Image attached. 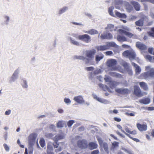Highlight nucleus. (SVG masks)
Segmentation results:
<instances>
[{"mask_svg": "<svg viewBox=\"0 0 154 154\" xmlns=\"http://www.w3.org/2000/svg\"><path fill=\"white\" fill-rule=\"evenodd\" d=\"M117 64V61L114 59H108L107 61V65L109 67L111 70H116L117 68L116 66Z\"/></svg>", "mask_w": 154, "mask_h": 154, "instance_id": "nucleus-1", "label": "nucleus"}, {"mask_svg": "<svg viewBox=\"0 0 154 154\" xmlns=\"http://www.w3.org/2000/svg\"><path fill=\"white\" fill-rule=\"evenodd\" d=\"M78 39L85 43L90 42L91 39V36L87 34L79 35L78 36Z\"/></svg>", "mask_w": 154, "mask_h": 154, "instance_id": "nucleus-2", "label": "nucleus"}, {"mask_svg": "<svg viewBox=\"0 0 154 154\" xmlns=\"http://www.w3.org/2000/svg\"><path fill=\"white\" fill-rule=\"evenodd\" d=\"M130 31V29L127 27L124 28L123 29H120L118 30V31L120 34H124L126 36L131 38L134 36V34L130 32H129Z\"/></svg>", "mask_w": 154, "mask_h": 154, "instance_id": "nucleus-3", "label": "nucleus"}, {"mask_svg": "<svg viewBox=\"0 0 154 154\" xmlns=\"http://www.w3.org/2000/svg\"><path fill=\"white\" fill-rule=\"evenodd\" d=\"M123 55L124 57L128 58L131 60L134 59L135 58L134 54L131 50L125 51L123 53Z\"/></svg>", "mask_w": 154, "mask_h": 154, "instance_id": "nucleus-4", "label": "nucleus"}, {"mask_svg": "<svg viewBox=\"0 0 154 154\" xmlns=\"http://www.w3.org/2000/svg\"><path fill=\"white\" fill-rule=\"evenodd\" d=\"M19 72L20 69L19 68L15 70L9 80L10 83L15 82L18 78Z\"/></svg>", "mask_w": 154, "mask_h": 154, "instance_id": "nucleus-5", "label": "nucleus"}, {"mask_svg": "<svg viewBox=\"0 0 154 154\" xmlns=\"http://www.w3.org/2000/svg\"><path fill=\"white\" fill-rule=\"evenodd\" d=\"M85 55L89 59L92 60L94 58V55L96 53V50L94 49L87 50L85 51Z\"/></svg>", "mask_w": 154, "mask_h": 154, "instance_id": "nucleus-6", "label": "nucleus"}, {"mask_svg": "<svg viewBox=\"0 0 154 154\" xmlns=\"http://www.w3.org/2000/svg\"><path fill=\"white\" fill-rule=\"evenodd\" d=\"M92 96L94 99L96 100L97 101L100 103L104 104H108L110 103L109 100L102 98H100L95 94H93Z\"/></svg>", "mask_w": 154, "mask_h": 154, "instance_id": "nucleus-7", "label": "nucleus"}, {"mask_svg": "<svg viewBox=\"0 0 154 154\" xmlns=\"http://www.w3.org/2000/svg\"><path fill=\"white\" fill-rule=\"evenodd\" d=\"M77 144L81 148L85 149L88 146V142L86 140L83 139L79 140L77 142Z\"/></svg>", "mask_w": 154, "mask_h": 154, "instance_id": "nucleus-8", "label": "nucleus"}, {"mask_svg": "<svg viewBox=\"0 0 154 154\" xmlns=\"http://www.w3.org/2000/svg\"><path fill=\"white\" fill-rule=\"evenodd\" d=\"M112 37V34L107 32H103L100 35V38L101 39H111Z\"/></svg>", "mask_w": 154, "mask_h": 154, "instance_id": "nucleus-9", "label": "nucleus"}, {"mask_svg": "<svg viewBox=\"0 0 154 154\" xmlns=\"http://www.w3.org/2000/svg\"><path fill=\"white\" fill-rule=\"evenodd\" d=\"M36 135L35 134L30 135L28 137L29 143L30 145L32 146L34 145L35 142Z\"/></svg>", "mask_w": 154, "mask_h": 154, "instance_id": "nucleus-10", "label": "nucleus"}, {"mask_svg": "<svg viewBox=\"0 0 154 154\" xmlns=\"http://www.w3.org/2000/svg\"><path fill=\"white\" fill-rule=\"evenodd\" d=\"M73 100L79 104H83L85 103V100L82 95L75 97L73 98Z\"/></svg>", "mask_w": 154, "mask_h": 154, "instance_id": "nucleus-11", "label": "nucleus"}, {"mask_svg": "<svg viewBox=\"0 0 154 154\" xmlns=\"http://www.w3.org/2000/svg\"><path fill=\"white\" fill-rule=\"evenodd\" d=\"M115 91L116 92L122 94H127L129 92V90L128 89L123 88H116Z\"/></svg>", "mask_w": 154, "mask_h": 154, "instance_id": "nucleus-12", "label": "nucleus"}, {"mask_svg": "<svg viewBox=\"0 0 154 154\" xmlns=\"http://www.w3.org/2000/svg\"><path fill=\"white\" fill-rule=\"evenodd\" d=\"M67 39L68 41L69 42L70 44L72 45L76 46H79L80 45V43L79 42L75 40L71 37L69 36H67Z\"/></svg>", "mask_w": 154, "mask_h": 154, "instance_id": "nucleus-13", "label": "nucleus"}, {"mask_svg": "<svg viewBox=\"0 0 154 154\" xmlns=\"http://www.w3.org/2000/svg\"><path fill=\"white\" fill-rule=\"evenodd\" d=\"M137 127L138 129L140 131H146L147 129V126L146 124H141L137 123Z\"/></svg>", "mask_w": 154, "mask_h": 154, "instance_id": "nucleus-14", "label": "nucleus"}, {"mask_svg": "<svg viewBox=\"0 0 154 154\" xmlns=\"http://www.w3.org/2000/svg\"><path fill=\"white\" fill-rule=\"evenodd\" d=\"M64 137V134L62 133L61 134H57L53 138V140L54 141H58L63 139Z\"/></svg>", "mask_w": 154, "mask_h": 154, "instance_id": "nucleus-15", "label": "nucleus"}, {"mask_svg": "<svg viewBox=\"0 0 154 154\" xmlns=\"http://www.w3.org/2000/svg\"><path fill=\"white\" fill-rule=\"evenodd\" d=\"M74 59H77L83 60L86 59L87 60L85 61V64H88L89 62V59L86 58L85 57L83 56L75 55L74 57Z\"/></svg>", "mask_w": 154, "mask_h": 154, "instance_id": "nucleus-16", "label": "nucleus"}, {"mask_svg": "<svg viewBox=\"0 0 154 154\" xmlns=\"http://www.w3.org/2000/svg\"><path fill=\"white\" fill-rule=\"evenodd\" d=\"M88 148L90 150H93L96 149L98 146V145L96 142H91L88 143Z\"/></svg>", "mask_w": 154, "mask_h": 154, "instance_id": "nucleus-17", "label": "nucleus"}, {"mask_svg": "<svg viewBox=\"0 0 154 154\" xmlns=\"http://www.w3.org/2000/svg\"><path fill=\"white\" fill-rule=\"evenodd\" d=\"M105 29L112 32L113 31L116 30L114 25L112 24H108L107 26L105 28Z\"/></svg>", "mask_w": 154, "mask_h": 154, "instance_id": "nucleus-18", "label": "nucleus"}, {"mask_svg": "<svg viewBox=\"0 0 154 154\" xmlns=\"http://www.w3.org/2000/svg\"><path fill=\"white\" fill-rule=\"evenodd\" d=\"M136 46L142 50H145L147 49V47L145 45L140 43H137L136 44Z\"/></svg>", "mask_w": 154, "mask_h": 154, "instance_id": "nucleus-19", "label": "nucleus"}, {"mask_svg": "<svg viewBox=\"0 0 154 154\" xmlns=\"http://www.w3.org/2000/svg\"><path fill=\"white\" fill-rule=\"evenodd\" d=\"M83 32L91 35H95L98 33V32L97 30L94 29H91L88 31L84 30Z\"/></svg>", "mask_w": 154, "mask_h": 154, "instance_id": "nucleus-20", "label": "nucleus"}, {"mask_svg": "<svg viewBox=\"0 0 154 154\" xmlns=\"http://www.w3.org/2000/svg\"><path fill=\"white\" fill-rule=\"evenodd\" d=\"M146 69L147 71H149V75L150 77H154V69L150 68L149 66L146 67Z\"/></svg>", "mask_w": 154, "mask_h": 154, "instance_id": "nucleus-21", "label": "nucleus"}, {"mask_svg": "<svg viewBox=\"0 0 154 154\" xmlns=\"http://www.w3.org/2000/svg\"><path fill=\"white\" fill-rule=\"evenodd\" d=\"M139 102L144 104H149L150 102V99L148 97L145 98L140 100Z\"/></svg>", "mask_w": 154, "mask_h": 154, "instance_id": "nucleus-22", "label": "nucleus"}, {"mask_svg": "<svg viewBox=\"0 0 154 154\" xmlns=\"http://www.w3.org/2000/svg\"><path fill=\"white\" fill-rule=\"evenodd\" d=\"M104 57V55L101 53H98L95 56V61L97 63L99 62Z\"/></svg>", "mask_w": 154, "mask_h": 154, "instance_id": "nucleus-23", "label": "nucleus"}, {"mask_svg": "<svg viewBox=\"0 0 154 154\" xmlns=\"http://www.w3.org/2000/svg\"><path fill=\"white\" fill-rule=\"evenodd\" d=\"M135 95L140 97L143 96V94L139 88L135 86Z\"/></svg>", "mask_w": 154, "mask_h": 154, "instance_id": "nucleus-24", "label": "nucleus"}, {"mask_svg": "<svg viewBox=\"0 0 154 154\" xmlns=\"http://www.w3.org/2000/svg\"><path fill=\"white\" fill-rule=\"evenodd\" d=\"M66 124L65 121L61 120L59 121L57 123L56 126L57 128H63Z\"/></svg>", "mask_w": 154, "mask_h": 154, "instance_id": "nucleus-25", "label": "nucleus"}, {"mask_svg": "<svg viewBox=\"0 0 154 154\" xmlns=\"http://www.w3.org/2000/svg\"><path fill=\"white\" fill-rule=\"evenodd\" d=\"M119 84V83L115 81H112L109 83V85L110 88L112 89H113L116 86H118Z\"/></svg>", "mask_w": 154, "mask_h": 154, "instance_id": "nucleus-26", "label": "nucleus"}, {"mask_svg": "<svg viewBox=\"0 0 154 154\" xmlns=\"http://www.w3.org/2000/svg\"><path fill=\"white\" fill-rule=\"evenodd\" d=\"M140 74V78L142 79H146L150 77L149 71Z\"/></svg>", "mask_w": 154, "mask_h": 154, "instance_id": "nucleus-27", "label": "nucleus"}, {"mask_svg": "<svg viewBox=\"0 0 154 154\" xmlns=\"http://www.w3.org/2000/svg\"><path fill=\"white\" fill-rule=\"evenodd\" d=\"M98 51H104L108 49L106 44V45L98 46L96 47Z\"/></svg>", "mask_w": 154, "mask_h": 154, "instance_id": "nucleus-28", "label": "nucleus"}, {"mask_svg": "<svg viewBox=\"0 0 154 154\" xmlns=\"http://www.w3.org/2000/svg\"><path fill=\"white\" fill-rule=\"evenodd\" d=\"M69 9L68 7L67 6H64L60 9L58 11V14L60 15L65 13Z\"/></svg>", "mask_w": 154, "mask_h": 154, "instance_id": "nucleus-29", "label": "nucleus"}, {"mask_svg": "<svg viewBox=\"0 0 154 154\" xmlns=\"http://www.w3.org/2000/svg\"><path fill=\"white\" fill-rule=\"evenodd\" d=\"M101 70L100 69H97L95 70L94 72H91L90 73V75L91 77H94L95 75L101 72Z\"/></svg>", "mask_w": 154, "mask_h": 154, "instance_id": "nucleus-30", "label": "nucleus"}, {"mask_svg": "<svg viewBox=\"0 0 154 154\" xmlns=\"http://www.w3.org/2000/svg\"><path fill=\"white\" fill-rule=\"evenodd\" d=\"M139 85L141 88L145 91H147L148 88L147 84L144 82H139Z\"/></svg>", "mask_w": 154, "mask_h": 154, "instance_id": "nucleus-31", "label": "nucleus"}, {"mask_svg": "<svg viewBox=\"0 0 154 154\" xmlns=\"http://www.w3.org/2000/svg\"><path fill=\"white\" fill-rule=\"evenodd\" d=\"M117 39L118 41L120 42H123L127 41V39L125 36L120 35H117Z\"/></svg>", "mask_w": 154, "mask_h": 154, "instance_id": "nucleus-32", "label": "nucleus"}, {"mask_svg": "<svg viewBox=\"0 0 154 154\" xmlns=\"http://www.w3.org/2000/svg\"><path fill=\"white\" fill-rule=\"evenodd\" d=\"M115 13L116 16L119 17L125 18L126 17V16L125 14H122L117 11H115Z\"/></svg>", "mask_w": 154, "mask_h": 154, "instance_id": "nucleus-33", "label": "nucleus"}, {"mask_svg": "<svg viewBox=\"0 0 154 154\" xmlns=\"http://www.w3.org/2000/svg\"><path fill=\"white\" fill-rule=\"evenodd\" d=\"M109 74L111 76L113 77H118L119 78L122 77L121 75L115 72H109Z\"/></svg>", "mask_w": 154, "mask_h": 154, "instance_id": "nucleus-34", "label": "nucleus"}, {"mask_svg": "<svg viewBox=\"0 0 154 154\" xmlns=\"http://www.w3.org/2000/svg\"><path fill=\"white\" fill-rule=\"evenodd\" d=\"M106 44L108 49L109 47H116L117 46V45L113 42H107L106 43Z\"/></svg>", "mask_w": 154, "mask_h": 154, "instance_id": "nucleus-35", "label": "nucleus"}, {"mask_svg": "<svg viewBox=\"0 0 154 154\" xmlns=\"http://www.w3.org/2000/svg\"><path fill=\"white\" fill-rule=\"evenodd\" d=\"M117 127L122 132L126 134L128 137L134 140L135 141V138L131 137L130 134H126L124 131L122 129V127L120 125H117Z\"/></svg>", "mask_w": 154, "mask_h": 154, "instance_id": "nucleus-36", "label": "nucleus"}, {"mask_svg": "<svg viewBox=\"0 0 154 154\" xmlns=\"http://www.w3.org/2000/svg\"><path fill=\"white\" fill-rule=\"evenodd\" d=\"M98 85L100 87L102 88L104 91L107 90L108 91L111 92L109 88L106 85H104L102 84H99Z\"/></svg>", "mask_w": 154, "mask_h": 154, "instance_id": "nucleus-37", "label": "nucleus"}, {"mask_svg": "<svg viewBox=\"0 0 154 154\" xmlns=\"http://www.w3.org/2000/svg\"><path fill=\"white\" fill-rule=\"evenodd\" d=\"M21 85L22 87L24 88H27L28 87L27 82L24 79H23L22 80Z\"/></svg>", "mask_w": 154, "mask_h": 154, "instance_id": "nucleus-38", "label": "nucleus"}, {"mask_svg": "<svg viewBox=\"0 0 154 154\" xmlns=\"http://www.w3.org/2000/svg\"><path fill=\"white\" fill-rule=\"evenodd\" d=\"M105 151L107 153V154H109V151L108 150V146L107 144L106 143H103L102 144Z\"/></svg>", "mask_w": 154, "mask_h": 154, "instance_id": "nucleus-39", "label": "nucleus"}, {"mask_svg": "<svg viewBox=\"0 0 154 154\" xmlns=\"http://www.w3.org/2000/svg\"><path fill=\"white\" fill-rule=\"evenodd\" d=\"M5 19L4 23L6 25H8L10 21V17L7 15H5L4 16Z\"/></svg>", "mask_w": 154, "mask_h": 154, "instance_id": "nucleus-40", "label": "nucleus"}, {"mask_svg": "<svg viewBox=\"0 0 154 154\" xmlns=\"http://www.w3.org/2000/svg\"><path fill=\"white\" fill-rule=\"evenodd\" d=\"M52 143L51 142H49L47 144V151H49L53 150Z\"/></svg>", "mask_w": 154, "mask_h": 154, "instance_id": "nucleus-41", "label": "nucleus"}, {"mask_svg": "<svg viewBox=\"0 0 154 154\" xmlns=\"http://www.w3.org/2000/svg\"><path fill=\"white\" fill-rule=\"evenodd\" d=\"M114 9V7L111 6L109 8V13L111 16L113 17H115L114 14H113L112 11Z\"/></svg>", "mask_w": 154, "mask_h": 154, "instance_id": "nucleus-42", "label": "nucleus"}, {"mask_svg": "<svg viewBox=\"0 0 154 154\" xmlns=\"http://www.w3.org/2000/svg\"><path fill=\"white\" fill-rule=\"evenodd\" d=\"M141 69L140 66L135 64V72L136 74H139L141 72Z\"/></svg>", "mask_w": 154, "mask_h": 154, "instance_id": "nucleus-43", "label": "nucleus"}, {"mask_svg": "<svg viewBox=\"0 0 154 154\" xmlns=\"http://www.w3.org/2000/svg\"><path fill=\"white\" fill-rule=\"evenodd\" d=\"M143 21L142 20H140L135 22L136 24L139 26H142L143 25Z\"/></svg>", "mask_w": 154, "mask_h": 154, "instance_id": "nucleus-44", "label": "nucleus"}, {"mask_svg": "<svg viewBox=\"0 0 154 154\" xmlns=\"http://www.w3.org/2000/svg\"><path fill=\"white\" fill-rule=\"evenodd\" d=\"M64 102L67 105H69L71 104V101L69 98H65L63 100Z\"/></svg>", "mask_w": 154, "mask_h": 154, "instance_id": "nucleus-45", "label": "nucleus"}, {"mask_svg": "<svg viewBox=\"0 0 154 154\" xmlns=\"http://www.w3.org/2000/svg\"><path fill=\"white\" fill-rule=\"evenodd\" d=\"M40 144L42 147H43L45 145V141L43 138L41 139L39 141Z\"/></svg>", "mask_w": 154, "mask_h": 154, "instance_id": "nucleus-46", "label": "nucleus"}, {"mask_svg": "<svg viewBox=\"0 0 154 154\" xmlns=\"http://www.w3.org/2000/svg\"><path fill=\"white\" fill-rule=\"evenodd\" d=\"M49 128L52 131H56V127L54 125L50 124L49 125Z\"/></svg>", "mask_w": 154, "mask_h": 154, "instance_id": "nucleus-47", "label": "nucleus"}, {"mask_svg": "<svg viewBox=\"0 0 154 154\" xmlns=\"http://www.w3.org/2000/svg\"><path fill=\"white\" fill-rule=\"evenodd\" d=\"M75 123V121L73 120L69 121L67 123V125L69 127H71L73 123Z\"/></svg>", "mask_w": 154, "mask_h": 154, "instance_id": "nucleus-48", "label": "nucleus"}, {"mask_svg": "<svg viewBox=\"0 0 154 154\" xmlns=\"http://www.w3.org/2000/svg\"><path fill=\"white\" fill-rule=\"evenodd\" d=\"M3 146L5 148V150L7 152L9 151L10 150L9 147L6 143H4L3 144Z\"/></svg>", "mask_w": 154, "mask_h": 154, "instance_id": "nucleus-49", "label": "nucleus"}, {"mask_svg": "<svg viewBox=\"0 0 154 154\" xmlns=\"http://www.w3.org/2000/svg\"><path fill=\"white\" fill-rule=\"evenodd\" d=\"M140 9V5L137 2H135V10L139 11Z\"/></svg>", "mask_w": 154, "mask_h": 154, "instance_id": "nucleus-50", "label": "nucleus"}, {"mask_svg": "<svg viewBox=\"0 0 154 154\" xmlns=\"http://www.w3.org/2000/svg\"><path fill=\"white\" fill-rule=\"evenodd\" d=\"M124 128L125 129L126 132H127L131 134H134V132L133 131H130L126 126H124Z\"/></svg>", "mask_w": 154, "mask_h": 154, "instance_id": "nucleus-51", "label": "nucleus"}, {"mask_svg": "<svg viewBox=\"0 0 154 154\" xmlns=\"http://www.w3.org/2000/svg\"><path fill=\"white\" fill-rule=\"evenodd\" d=\"M104 79L106 82H109V83L112 81L111 80V78L108 76L105 75Z\"/></svg>", "mask_w": 154, "mask_h": 154, "instance_id": "nucleus-52", "label": "nucleus"}, {"mask_svg": "<svg viewBox=\"0 0 154 154\" xmlns=\"http://www.w3.org/2000/svg\"><path fill=\"white\" fill-rule=\"evenodd\" d=\"M94 69V68L93 66L87 67L85 68V69L87 71H92Z\"/></svg>", "mask_w": 154, "mask_h": 154, "instance_id": "nucleus-53", "label": "nucleus"}, {"mask_svg": "<svg viewBox=\"0 0 154 154\" xmlns=\"http://www.w3.org/2000/svg\"><path fill=\"white\" fill-rule=\"evenodd\" d=\"M151 31L152 32H149V34L150 36L154 37V27L151 28Z\"/></svg>", "mask_w": 154, "mask_h": 154, "instance_id": "nucleus-54", "label": "nucleus"}, {"mask_svg": "<svg viewBox=\"0 0 154 154\" xmlns=\"http://www.w3.org/2000/svg\"><path fill=\"white\" fill-rule=\"evenodd\" d=\"M33 150L32 149H30L28 153V150L26 148L25 149L24 154H32Z\"/></svg>", "mask_w": 154, "mask_h": 154, "instance_id": "nucleus-55", "label": "nucleus"}, {"mask_svg": "<svg viewBox=\"0 0 154 154\" xmlns=\"http://www.w3.org/2000/svg\"><path fill=\"white\" fill-rule=\"evenodd\" d=\"M119 143L116 141H114L112 143V145L114 148L118 147L119 146Z\"/></svg>", "mask_w": 154, "mask_h": 154, "instance_id": "nucleus-56", "label": "nucleus"}, {"mask_svg": "<svg viewBox=\"0 0 154 154\" xmlns=\"http://www.w3.org/2000/svg\"><path fill=\"white\" fill-rule=\"evenodd\" d=\"M46 137L48 138H51L53 136V134L52 133H46L45 135Z\"/></svg>", "mask_w": 154, "mask_h": 154, "instance_id": "nucleus-57", "label": "nucleus"}, {"mask_svg": "<svg viewBox=\"0 0 154 154\" xmlns=\"http://www.w3.org/2000/svg\"><path fill=\"white\" fill-rule=\"evenodd\" d=\"M122 3V0H114V3L116 5H119Z\"/></svg>", "mask_w": 154, "mask_h": 154, "instance_id": "nucleus-58", "label": "nucleus"}, {"mask_svg": "<svg viewBox=\"0 0 154 154\" xmlns=\"http://www.w3.org/2000/svg\"><path fill=\"white\" fill-rule=\"evenodd\" d=\"M126 9L130 12L132 10L133 8L131 6L128 5V6H127Z\"/></svg>", "mask_w": 154, "mask_h": 154, "instance_id": "nucleus-59", "label": "nucleus"}, {"mask_svg": "<svg viewBox=\"0 0 154 154\" xmlns=\"http://www.w3.org/2000/svg\"><path fill=\"white\" fill-rule=\"evenodd\" d=\"M58 141H54V142L52 143L54 147L55 148H57L59 146V144L57 143Z\"/></svg>", "mask_w": 154, "mask_h": 154, "instance_id": "nucleus-60", "label": "nucleus"}, {"mask_svg": "<svg viewBox=\"0 0 154 154\" xmlns=\"http://www.w3.org/2000/svg\"><path fill=\"white\" fill-rule=\"evenodd\" d=\"M72 23L73 24L76 25H78V26H84V24H82L81 23H78L76 22H72Z\"/></svg>", "mask_w": 154, "mask_h": 154, "instance_id": "nucleus-61", "label": "nucleus"}, {"mask_svg": "<svg viewBox=\"0 0 154 154\" xmlns=\"http://www.w3.org/2000/svg\"><path fill=\"white\" fill-rule=\"evenodd\" d=\"M97 140L98 141L100 145V146L103 143L102 139L100 137H97Z\"/></svg>", "mask_w": 154, "mask_h": 154, "instance_id": "nucleus-62", "label": "nucleus"}, {"mask_svg": "<svg viewBox=\"0 0 154 154\" xmlns=\"http://www.w3.org/2000/svg\"><path fill=\"white\" fill-rule=\"evenodd\" d=\"M62 148L61 146H59L58 148L55 150V152L57 153L61 151L62 150Z\"/></svg>", "mask_w": 154, "mask_h": 154, "instance_id": "nucleus-63", "label": "nucleus"}, {"mask_svg": "<svg viewBox=\"0 0 154 154\" xmlns=\"http://www.w3.org/2000/svg\"><path fill=\"white\" fill-rule=\"evenodd\" d=\"M99 152L98 150H96L93 151L91 152V154H99Z\"/></svg>", "mask_w": 154, "mask_h": 154, "instance_id": "nucleus-64", "label": "nucleus"}]
</instances>
